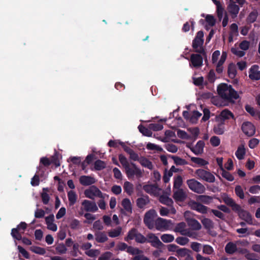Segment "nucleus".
<instances>
[{"mask_svg":"<svg viewBox=\"0 0 260 260\" xmlns=\"http://www.w3.org/2000/svg\"><path fill=\"white\" fill-rule=\"evenodd\" d=\"M217 90L218 95L225 101H231L233 100H237L239 98L238 93L232 86L226 83L219 84Z\"/></svg>","mask_w":260,"mask_h":260,"instance_id":"1","label":"nucleus"},{"mask_svg":"<svg viewBox=\"0 0 260 260\" xmlns=\"http://www.w3.org/2000/svg\"><path fill=\"white\" fill-rule=\"evenodd\" d=\"M204 32L203 31H199L194 39L192 41V48L195 52L201 54L204 57H206V52L203 45L204 43Z\"/></svg>","mask_w":260,"mask_h":260,"instance_id":"2","label":"nucleus"},{"mask_svg":"<svg viewBox=\"0 0 260 260\" xmlns=\"http://www.w3.org/2000/svg\"><path fill=\"white\" fill-rule=\"evenodd\" d=\"M59 154L55 152L54 154L49 159L47 157H41L40 160V164L37 169L40 172L44 169V167H48L51 164H54L56 167L60 166L59 160L58 159Z\"/></svg>","mask_w":260,"mask_h":260,"instance_id":"3","label":"nucleus"},{"mask_svg":"<svg viewBox=\"0 0 260 260\" xmlns=\"http://www.w3.org/2000/svg\"><path fill=\"white\" fill-rule=\"evenodd\" d=\"M135 240L137 243L143 244L147 241V238L139 233L138 230L135 228L131 229L124 238V240L128 242L129 240Z\"/></svg>","mask_w":260,"mask_h":260,"instance_id":"4","label":"nucleus"},{"mask_svg":"<svg viewBox=\"0 0 260 260\" xmlns=\"http://www.w3.org/2000/svg\"><path fill=\"white\" fill-rule=\"evenodd\" d=\"M188 188L194 192L202 194L206 190L205 187L195 179H190L186 181Z\"/></svg>","mask_w":260,"mask_h":260,"instance_id":"5","label":"nucleus"},{"mask_svg":"<svg viewBox=\"0 0 260 260\" xmlns=\"http://www.w3.org/2000/svg\"><path fill=\"white\" fill-rule=\"evenodd\" d=\"M195 174L199 179L203 180L209 183H213L215 181L214 176L209 171L202 169L196 170Z\"/></svg>","mask_w":260,"mask_h":260,"instance_id":"6","label":"nucleus"},{"mask_svg":"<svg viewBox=\"0 0 260 260\" xmlns=\"http://www.w3.org/2000/svg\"><path fill=\"white\" fill-rule=\"evenodd\" d=\"M84 194L86 197L94 199L95 197H99L101 199L105 198V194H103L102 191L95 185L90 186L89 188L86 189L84 191Z\"/></svg>","mask_w":260,"mask_h":260,"instance_id":"7","label":"nucleus"},{"mask_svg":"<svg viewBox=\"0 0 260 260\" xmlns=\"http://www.w3.org/2000/svg\"><path fill=\"white\" fill-rule=\"evenodd\" d=\"M156 215V212L154 209H151L145 213L144 223L149 229L152 230L154 228L155 222L154 220Z\"/></svg>","mask_w":260,"mask_h":260,"instance_id":"8","label":"nucleus"},{"mask_svg":"<svg viewBox=\"0 0 260 260\" xmlns=\"http://www.w3.org/2000/svg\"><path fill=\"white\" fill-rule=\"evenodd\" d=\"M131 165L132 167L129 165L124 169L127 178L128 179L133 178L135 175L137 178L141 177L142 175L141 170L137 167L135 164L131 162Z\"/></svg>","mask_w":260,"mask_h":260,"instance_id":"9","label":"nucleus"},{"mask_svg":"<svg viewBox=\"0 0 260 260\" xmlns=\"http://www.w3.org/2000/svg\"><path fill=\"white\" fill-rule=\"evenodd\" d=\"M188 205L192 210H196L202 214L207 213L209 209L207 206H204L200 203L193 200L190 201L188 203Z\"/></svg>","mask_w":260,"mask_h":260,"instance_id":"10","label":"nucleus"},{"mask_svg":"<svg viewBox=\"0 0 260 260\" xmlns=\"http://www.w3.org/2000/svg\"><path fill=\"white\" fill-rule=\"evenodd\" d=\"M146 238H147L146 242L150 243L151 245L153 247L160 248L164 245L158 238L153 233H148L147 235Z\"/></svg>","mask_w":260,"mask_h":260,"instance_id":"11","label":"nucleus"},{"mask_svg":"<svg viewBox=\"0 0 260 260\" xmlns=\"http://www.w3.org/2000/svg\"><path fill=\"white\" fill-rule=\"evenodd\" d=\"M82 208L84 210L89 212H95L98 208L94 202L85 200L82 202Z\"/></svg>","mask_w":260,"mask_h":260,"instance_id":"12","label":"nucleus"},{"mask_svg":"<svg viewBox=\"0 0 260 260\" xmlns=\"http://www.w3.org/2000/svg\"><path fill=\"white\" fill-rule=\"evenodd\" d=\"M121 205L123 209H121V212L125 215L129 216L133 212L132 203L128 198H125L121 202Z\"/></svg>","mask_w":260,"mask_h":260,"instance_id":"13","label":"nucleus"},{"mask_svg":"<svg viewBox=\"0 0 260 260\" xmlns=\"http://www.w3.org/2000/svg\"><path fill=\"white\" fill-rule=\"evenodd\" d=\"M201 54H192L191 55L190 66L192 65L193 67L196 68L202 66L203 58Z\"/></svg>","mask_w":260,"mask_h":260,"instance_id":"14","label":"nucleus"},{"mask_svg":"<svg viewBox=\"0 0 260 260\" xmlns=\"http://www.w3.org/2000/svg\"><path fill=\"white\" fill-rule=\"evenodd\" d=\"M231 118L234 119V115L231 111L228 109L222 110L219 115L216 117V121H221L224 123L225 120L230 119Z\"/></svg>","mask_w":260,"mask_h":260,"instance_id":"15","label":"nucleus"},{"mask_svg":"<svg viewBox=\"0 0 260 260\" xmlns=\"http://www.w3.org/2000/svg\"><path fill=\"white\" fill-rule=\"evenodd\" d=\"M243 132L248 136H252L255 134V128L250 122H244L242 125Z\"/></svg>","mask_w":260,"mask_h":260,"instance_id":"16","label":"nucleus"},{"mask_svg":"<svg viewBox=\"0 0 260 260\" xmlns=\"http://www.w3.org/2000/svg\"><path fill=\"white\" fill-rule=\"evenodd\" d=\"M170 223V222L169 220L158 217L155 221L154 225L156 230L158 231H162V229H168Z\"/></svg>","mask_w":260,"mask_h":260,"instance_id":"17","label":"nucleus"},{"mask_svg":"<svg viewBox=\"0 0 260 260\" xmlns=\"http://www.w3.org/2000/svg\"><path fill=\"white\" fill-rule=\"evenodd\" d=\"M258 65H253L249 71V77L253 80H258L260 79V71L258 70Z\"/></svg>","mask_w":260,"mask_h":260,"instance_id":"18","label":"nucleus"},{"mask_svg":"<svg viewBox=\"0 0 260 260\" xmlns=\"http://www.w3.org/2000/svg\"><path fill=\"white\" fill-rule=\"evenodd\" d=\"M173 197L176 202H183L186 199L187 196L183 189L181 188L173 189Z\"/></svg>","mask_w":260,"mask_h":260,"instance_id":"19","label":"nucleus"},{"mask_svg":"<svg viewBox=\"0 0 260 260\" xmlns=\"http://www.w3.org/2000/svg\"><path fill=\"white\" fill-rule=\"evenodd\" d=\"M238 212L241 219L245 221L249 224H252V217L248 211L240 208L239 211Z\"/></svg>","mask_w":260,"mask_h":260,"instance_id":"20","label":"nucleus"},{"mask_svg":"<svg viewBox=\"0 0 260 260\" xmlns=\"http://www.w3.org/2000/svg\"><path fill=\"white\" fill-rule=\"evenodd\" d=\"M95 182V179L90 176L82 175L79 178V182L83 186L91 185L94 184Z\"/></svg>","mask_w":260,"mask_h":260,"instance_id":"21","label":"nucleus"},{"mask_svg":"<svg viewBox=\"0 0 260 260\" xmlns=\"http://www.w3.org/2000/svg\"><path fill=\"white\" fill-rule=\"evenodd\" d=\"M223 201L226 205L231 207L233 211H239L240 210V206L236 204L231 198L228 196L224 197Z\"/></svg>","mask_w":260,"mask_h":260,"instance_id":"22","label":"nucleus"},{"mask_svg":"<svg viewBox=\"0 0 260 260\" xmlns=\"http://www.w3.org/2000/svg\"><path fill=\"white\" fill-rule=\"evenodd\" d=\"M205 143L203 141L200 140L194 147H190V150L196 155L202 154L203 152Z\"/></svg>","mask_w":260,"mask_h":260,"instance_id":"23","label":"nucleus"},{"mask_svg":"<svg viewBox=\"0 0 260 260\" xmlns=\"http://www.w3.org/2000/svg\"><path fill=\"white\" fill-rule=\"evenodd\" d=\"M150 202L149 198L147 195L143 196L136 200V204L140 209H143Z\"/></svg>","mask_w":260,"mask_h":260,"instance_id":"24","label":"nucleus"},{"mask_svg":"<svg viewBox=\"0 0 260 260\" xmlns=\"http://www.w3.org/2000/svg\"><path fill=\"white\" fill-rule=\"evenodd\" d=\"M196 199L197 201L199 203L209 205L212 202L213 198L207 195H199L197 196Z\"/></svg>","mask_w":260,"mask_h":260,"instance_id":"25","label":"nucleus"},{"mask_svg":"<svg viewBox=\"0 0 260 260\" xmlns=\"http://www.w3.org/2000/svg\"><path fill=\"white\" fill-rule=\"evenodd\" d=\"M186 226L185 223L183 222L178 223L175 228V232H179L182 235H186L188 237H191V235L190 232L184 233L185 228Z\"/></svg>","mask_w":260,"mask_h":260,"instance_id":"26","label":"nucleus"},{"mask_svg":"<svg viewBox=\"0 0 260 260\" xmlns=\"http://www.w3.org/2000/svg\"><path fill=\"white\" fill-rule=\"evenodd\" d=\"M187 222L188 226L194 230H199L202 228L200 222L194 218H188Z\"/></svg>","mask_w":260,"mask_h":260,"instance_id":"27","label":"nucleus"},{"mask_svg":"<svg viewBox=\"0 0 260 260\" xmlns=\"http://www.w3.org/2000/svg\"><path fill=\"white\" fill-rule=\"evenodd\" d=\"M95 237L96 241L99 243H104L108 239L105 232H95Z\"/></svg>","mask_w":260,"mask_h":260,"instance_id":"28","label":"nucleus"},{"mask_svg":"<svg viewBox=\"0 0 260 260\" xmlns=\"http://www.w3.org/2000/svg\"><path fill=\"white\" fill-rule=\"evenodd\" d=\"M217 122H218V123L214 126V133L216 135H222L224 132V123L221 121Z\"/></svg>","mask_w":260,"mask_h":260,"instance_id":"29","label":"nucleus"},{"mask_svg":"<svg viewBox=\"0 0 260 260\" xmlns=\"http://www.w3.org/2000/svg\"><path fill=\"white\" fill-rule=\"evenodd\" d=\"M237 250V247L236 244L233 242H229L225 247V251L229 254H234Z\"/></svg>","mask_w":260,"mask_h":260,"instance_id":"30","label":"nucleus"},{"mask_svg":"<svg viewBox=\"0 0 260 260\" xmlns=\"http://www.w3.org/2000/svg\"><path fill=\"white\" fill-rule=\"evenodd\" d=\"M239 7L235 3L230 4L228 7L229 12L233 15V18H235L237 16L239 12Z\"/></svg>","mask_w":260,"mask_h":260,"instance_id":"31","label":"nucleus"},{"mask_svg":"<svg viewBox=\"0 0 260 260\" xmlns=\"http://www.w3.org/2000/svg\"><path fill=\"white\" fill-rule=\"evenodd\" d=\"M139 162L143 167L147 168L149 170H152L153 168L152 162L145 157H141Z\"/></svg>","mask_w":260,"mask_h":260,"instance_id":"32","label":"nucleus"},{"mask_svg":"<svg viewBox=\"0 0 260 260\" xmlns=\"http://www.w3.org/2000/svg\"><path fill=\"white\" fill-rule=\"evenodd\" d=\"M246 153V150L243 145H240L235 152V155L239 160L244 158Z\"/></svg>","mask_w":260,"mask_h":260,"instance_id":"33","label":"nucleus"},{"mask_svg":"<svg viewBox=\"0 0 260 260\" xmlns=\"http://www.w3.org/2000/svg\"><path fill=\"white\" fill-rule=\"evenodd\" d=\"M143 189L146 192L151 194L156 191L157 186L156 184H146L143 186Z\"/></svg>","mask_w":260,"mask_h":260,"instance_id":"34","label":"nucleus"},{"mask_svg":"<svg viewBox=\"0 0 260 260\" xmlns=\"http://www.w3.org/2000/svg\"><path fill=\"white\" fill-rule=\"evenodd\" d=\"M68 197L70 206L74 205L76 202L77 195L74 191L70 190L68 192Z\"/></svg>","mask_w":260,"mask_h":260,"instance_id":"35","label":"nucleus"},{"mask_svg":"<svg viewBox=\"0 0 260 260\" xmlns=\"http://www.w3.org/2000/svg\"><path fill=\"white\" fill-rule=\"evenodd\" d=\"M258 16V12L256 10L251 12L246 18V22L248 24L254 22Z\"/></svg>","mask_w":260,"mask_h":260,"instance_id":"36","label":"nucleus"},{"mask_svg":"<svg viewBox=\"0 0 260 260\" xmlns=\"http://www.w3.org/2000/svg\"><path fill=\"white\" fill-rule=\"evenodd\" d=\"M228 73L229 76L231 79L235 78L237 75L236 68L233 63H230L228 66Z\"/></svg>","mask_w":260,"mask_h":260,"instance_id":"37","label":"nucleus"},{"mask_svg":"<svg viewBox=\"0 0 260 260\" xmlns=\"http://www.w3.org/2000/svg\"><path fill=\"white\" fill-rule=\"evenodd\" d=\"M123 188L124 191L129 196H131L134 192L133 184L128 181H125L124 183Z\"/></svg>","mask_w":260,"mask_h":260,"instance_id":"38","label":"nucleus"},{"mask_svg":"<svg viewBox=\"0 0 260 260\" xmlns=\"http://www.w3.org/2000/svg\"><path fill=\"white\" fill-rule=\"evenodd\" d=\"M40 171L37 170L36 174L31 179V185L33 186H38L40 183V176H42L43 173H40Z\"/></svg>","mask_w":260,"mask_h":260,"instance_id":"39","label":"nucleus"},{"mask_svg":"<svg viewBox=\"0 0 260 260\" xmlns=\"http://www.w3.org/2000/svg\"><path fill=\"white\" fill-rule=\"evenodd\" d=\"M190 250L185 248H180L179 247L176 256L178 257H184L185 256H187L189 254V252H190Z\"/></svg>","mask_w":260,"mask_h":260,"instance_id":"40","label":"nucleus"},{"mask_svg":"<svg viewBox=\"0 0 260 260\" xmlns=\"http://www.w3.org/2000/svg\"><path fill=\"white\" fill-rule=\"evenodd\" d=\"M191 160L200 166H205L209 164L208 161L200 157H191Z\"/></svg>","mask_w":260,"mask_h":260,"instance_id":"41","label":"nucleus"},{"mask_svg":"<svg viewBox=\"0 0 260 260\" xmlns=\"http://www.w3.org/2000/svg\"><path fill=\"white\" fill-rule=\"evenodd\" d=\"M106 163L105 161L98 159L94 162V167L97 171H101L106 168Z\"/></svg>","mask_w":260,"mask_h":260,"instance_id":"42","label":"nucleus"},{"mask_svg":"<svg viewBox=\"0 0 260 260\" xmlns=\"http://www.w3.org/2000/svg\"><path fill=\"white\" fill-rule=\"evenodd\" d=\"M171 158L173 159L174 163L176 165H187L188 162L184 159L181 158L178 156L172 155Z\"/></svg>","mask_w":260,"mask_h":260,"instance_id":"43","label":"nucleus"},{"mask_svg":"<svg viewBox=\"0 0 260 260\" xmlns=\"http://www.w3.org/2000/svg\"><path fill=\"white\" fill-rule=\"evenodd\" d=\"M222 177L228 181H233L234 180V177L229 172L226 171L224 169L221 170L220 173Z\"/></svg>","mask_w":260,"mask_h":260,"instance_id":"44","label":"nucleus"},{"mask_svg":"<svg viewBox=\"0 0 260 260\" xmlns=\"http://www.w3.org/2000/svg\"><path fill=\"white\" fill-rule=\"evenodd\" d=\"M138 128L139 131L144 136H147V137H150L151 136L152 133L151 129H148V128L146 127L145 126L140 125L138 126Z\"/></svg>","mask_w":260,"mask_h":260,"instance_id":"45","label":"nucleus"},{"mask_svg":"<svg viewBox=\"0 0 260 260\" xmlns=\"http://www.w3.org/2000/svg\"><path fill=\"white\" fill-rule=\"evenodd\" d=\"M182 184V178L181 176L178 175L174 178L173 189H181L180 187Z\"/></svg>","mask_w":260,"mask_h":260,"instance_id":"46","label":"nucleus"},{"mask_svg":"<svg viewBox=\"0 0 260 260\" xmlns=\"http://www.w3.org/2000/svg\"><path fill=\"white\" fill-rule=\"evenodd\" d=\"M122 229L119 226L116 229H113L108 232V235L110 237L115 238L118 237L121 232Z\"/></svg>","mask_w":260,"mask_h":260,"instance_id":"47","label":"nucleus"},{"mask_svg":"<svg viewBox=\"0 0 260 260\" xmlns=\"http://www.w3.org/2000/svg\"><path fill=\"white\" fill-rule=\"evenodd\" d=\"M30 249L32 252L41 255H44L46 253V250L44 248L39 246H32L30 247Z\"/></svg>","mask_w":260,"mask_h":260,"instance_id":"48","label":"nucleus"},{"mask_svg":"<svg viewBox=\"0 0 260 260\" xmlns=\"http://www.w3.org/2000/svg\"><path fill=\"white\" fill-rule=\"evenodd\" d=\"M159 201L162 204L168 206L171 205L173 203L172 199L165 195H162L160 197Z\"/></svg>","mask_w":260,"mask_h":260,"instance_id":"49","label":"nucleus"},{"mask_svg":"<svg viewBox=\"0 0 260 260\" xmlns=\"http://www.w3.org/2000/svg\"><path fill=\"white\" fill-rule=\"evenodd\" d=\"M236 194L240 199H244L245 198L244 193L242 187L240 185H237L235 188Z\"/></svg>","mask_w":260,"mask_h":260,"instance_id":"50","label":"nucleus"},{"mask_svg":"<svg viewBox=\"0 0 260 260\" xmlns=\"http://www.w3.org/2000/svg\"><path fill=\"white\" fill-rule=\"evenodd\" d=\"M201 222L206 229H210L213 227V222L209 218H205L202 220Z\"/></svg>","mask_w":260,"mask_h":260,"instance_id":"51","label":"nucleus"},{"mask_svg":"<svg viewBox=\"0 0 260 260\" xmlns=\"http://www.w3.org/2000/svg\"><path fill=\"white\" fill-rule=\"evenodd\" d=\"M161 240L165 243H169L172 242L174 237V236L171 234H165L161 236Z\"/></svg>","mask_w":260,"mask_h":260,"instance_id":"52","label":"nucleus"},{"mask_svg":"<svg viewBox=\"0 0 260 260\" xmlns=\"http://www.w3.org/2000/svg\"><path fill=\"white\" fill-rule=\"evenodd\" d=\"M126 252L132 255L137 254L138 255L142 253V250L137 248L133 247L131 246H129L127 250H126Z\"/></svg>","mask_w":260,"mask_h":260,"instance_id":"53","label":"nucleus"},{"mask_svg":"<svg viewBox=\"0 0 260 260\" xmlns=\"http://www.w3.org/2000/svg\"><path fill=\"white\" fill-rule=\"evenodd\" d=\"M146 148L148 150H157V151L161 152L163 150L162 148L160 147L159 146H158L157 145H155L153 143H148L146 145Z\"/></svg>","mask_w":260,"mask_h":260,"instance_id":"54","label":"nucleus"},{"mask_svg":"<svg viewBox=\"0 0 260 260\" xmlns=\"http://www.w3.org/2000/svg\"><path fill=\"white\" fill-rule=\"evenodd\" d=\"M201 115L202 113L199 111H193L192 115L190 116V121L192 123H196Z\"/></svg>","mask_w":260,"mask_h":260,"instance_id":"55","label":"nucleus"},{"mask_svg":"<svg viewBox=\"0 0 260 260\" xmlns=\"http://www.w3.org/2000/svg\"><path fill=\"white\" fill-rule=\"evenodd\" d=\"M54 180L58 181V186H57V189L60 192H62L63 191V188L64 186L65 185V184L64 183V181L60 179V178L57 176H55L54 177Z\"/></svg>","mask_w":260,"mask_h":260,"instance_id":"56","label":"nucleus"},{"mask_svg":"<svg viewBox=\"0 0 260 260\" xmlns=\"http://www.w3.org/2000/svg\"><path fill=\"white\" fill-rule=\"evenodd\" d=\"M149 128L151 130H153V131H159L161 130L163 128V125L159 123H150L149 125Z\"/></svg>","mask_w":260,"mask_h":260,"instance_id":"57","label":"nucleus"},{"mask_svg":"<svg viewBox=\"0 0 260 260\" xmlns=\"http://www.w3.org/2000/svg\"><path fill=\"white\" fill-rule=\"evenodd\" d=\"M119 160L123 167L125 169L129 165L127 158L122 154H120L118 156Z\"/></svg>","mask_w":260,"mask_h":260,"instance_id":"58","label":"nucleus"},{"mask_svg":"<svg viewBox=\"0 0 260 260\" xmlns=\"http://www.w3.org/2000/svg\"><path fill=\"white\" fill-rule=\"evenodd\" d=\"M11 235L15 239L20 240L22 239V236L19 233L18 229L13 228L11 230Z\"/></svg>","mask_w":260,"mask_h":260,"instance_id":"59","label":"nucleus"},{"mask_svg":"<svg viewBox=\"0 0 260 260\" xmlns=\"http://www.w3.org/2000/svg\"><path fill=\"white\" fill-rule=\"evenodd\" d=\"M206 21L210 26H213L216 23V20L213 15L208 14L206 17Z\"/></svg>","mask_w":260,"mask_h":260,"instance_id":"60","label":"nucleus"},{"mask_svg":"<svg viewBox=\"0 0 260 260\" xmlns=\"http://www.w3.org/2000/svg\"><path fill=\"white\" fill-rule=\"evenodd\" d=\"M189 241L187 238L184 237H178L176 239V242L179 245H185Z\"/></svg>","mask_w":260,"mask_h":260,"instance_id":"61","label":"nucleus"},{"mask_svg":"<svg viewBox=\"0 0 260 260\" xmlns=\"http://www.w3.org/2000/svg\"><path fill=\"white\" fill-rule=\"evenodd\" d=\"M259 141L256 138H252L249 141L248 146L250 148L254 149L258 144Z\"/></svg>","mask_w":260,"mask_h":260,"instance_id":"62","label":"nucleus"},{"mask_svg":"<svg viewBox=\"0 0 260 260\" xmlns=\"http://www.w3.org/2000/svg\"><path fill=\"white\" fill-rule=\"evenodd\" d=\"M210 143L214 147H217L220 145V139L217 136H213L210 139Z\"/></svg>","mask_w":260,"mask_h":260,"instance_id":"63","label":"nucleus"},{"mask_svg":"<svg viewBox=\"0 0 260 260\" xmlns=\"http://www.w3.org/2000/svg\"><path fill=\"white\" fill-rule=\"evenodd\" d=\"M250 43L246 40L242 41L239 44V47L243 50H247L249 49Z\"/></svg>","mask_w":260,"mask_h":260,"instance_id":"64","label":"nucleus"}]
</instances>
